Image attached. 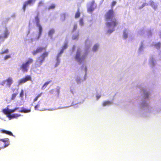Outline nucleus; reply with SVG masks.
Wrapping results in <instances>:
<instances>
[{
	"instance_id": "nucleus-1",
	"label": "nucleus",
	"mask_w": 161,
	"mask_h": 161,
	"mask_svg": "<svg viewBox=\"0 0 161 161\" xmlns=\"http://www.w3.org/2000/svg\"><path fill=\"white\" fill-rule=\"evenodd\" d=\"M114 12L113 9L109 10L105 14L104 18L106 23L105 25L108 28H111L107 31V33L111 34L115 30V28L117 26L119 23L118 20L114 18Z\"/></svg>"
},
{
	"instance_id": "nucleus-2",
	"label": "nucleus",
	"mask_w": 161,
	"mask_h": 161,
	"mask_svg": "<svg viewBox=\"0 0 161 161\" xmlns=\"http://www.w3.org/2000/svg\"><path fill=\"white\" fill-rule=\"evenodd\" d=\"M48 52H45L37 58L35 63V67L36 68L40 67L42 64L45 58L48 56Z\"/></svg>"
},
{
	"instance_id": "nucleus-3",
	"label": "nucleus",
	"mask_w": 161,
	"mask_h": 161,
	"mask_svg": "<svg viewBox=\"0 0 161 161\" xmlns=\"http://www.w3.org/2000/svg\"><path fill=\"white\" fill-rule=\"evenodd\" d=\"M33 59L29 58L25 63H23L20 67V69L24 73L27 72L30 65L33 62Z\"/></svg>"
},
{
	"instance_id": "nucleus-4",
	"label": "nucleus",
	"mask_w": 161,
	"mask_h": 161,
	"mask_svg": "<svg viewBox=\"0 0 161 161\" xmlns=\"http://www.w3.org/2000/svg\"><path fill=\"white\" fill-rule=\"evenodd\" d=\"M35 20L36 26L39 29V32L38 37L37 38V39L38 40L39 39L42 35V28L40 23V20L38 15H37L35 17Z\"/></svg>"
},
{
	"instance_id": "nucleus-5",
	"label": "nucleus",
	"mask_w": 161,
	"mask_h": 161,
	"mask_svg": "<svg viewBox=\"0 0 161 161\" xmlns=\"http://www.w3.org/2000/svg\"><path fill=\"white\" fill-rule=\"evenodd\" d=\"M80 49H78L76 52V54L75 57V59L79 62H81L84 61L87 55L86 54L80 56Z\"/></svg>"
},
{
	"instance_id": "nucleus-6",
	"label": "nucleus",
	"mask_w": 161,
	"mask_h": 161,
	"mask_svg": "<svg viewBox=\"0 0 161 161\" xmlns=\"http://www.w3.org/2000/svg\"><path fill=\"white\" fill-rule=\"evenodd\" d=\"M13 80L12 77H8L6 80H3L1 85L2 86H4L5 82H6V85L7 86L10 87L11 86V85L13 83Z\"/></svg>"
},
{
	"instance_id": "nucleus-7",
	"label": "nucleus",
	"mask_w": 161,
	"mask_h": 161,
	"mask_svg": "<svg viewBox=\"0 0 161 161\" xmlns=\"http://www.w3.org/2000/svg\"><path fill=\"white\" fill-rule=\"evenodd\" d=\"M31 77L30 75H27L24 77L19 80L18 83L20 85L22 83H25L28 81H31Z\"/></svg>"
},
{
	"instance_id": "nucleus-8",
	"label": "nucleus",
	"mask_w": 161,
	"mask_h": 161,
	"mask_svg": "<svg viewBox=\"0 0 161 161\" xmlns=\"http://www.w3.org/2000/svg\"><path fill=\"white\" fill-rule=\"evenodd\" d=\"M46 48L42 47H38L36 50L33 51L32 52V53L33 55H36L38 53L42 52L43 50H45Z\"/></svg>"
},
{
	"instance_id": "nucleus-9",
	"label": "nucleus",
	"mask_w": 161,
	"mask_h": 161,
	"mask_svg": "<svg viewBox=\"0 0 161 161\" xmlns=\"http://www.w3.org/2000/svg\"><path fill=\"white\" fill-rule=\"evenodd\" d=\"M36 0H27L26 2H25L23 4L22 8L24 12L25 10L26 7L28 5H31L34 3Z\"/></svg>"
},
{
	"instance_id": "nucleus-10",
	"label": "nucleus",
	"mask_w": 161,
	"mask_h": 161,
	"mask_svg": "<svg viewBox=\"0 0 161 161\" xmlns=\"http://www.w3.org/2000/svg\"><path fill=\"white\" fill-rule=\"evenodd\" d=\"M0 141L4 143V145L3 147H2L3 148H4L8 147L9 144V139L8 138L0 139Z\"/></svg>"
},
{
	"instance_id": "nucleus-11",
	"label": "nucleus",
	"mask_w": 161,
	"mask_h": 161,
	"mask_svg": "<svg viewBox=\"0 0 161 161\" xmlns=\"http://www.w3.org/2000/svg\"><path fill=\"white\" fill-rule=\"evenodd\" d=\"M95 3V1L93 0L91 3L90 6L88 8L87 11L89 12H92L94 10V8L93 7V6Z\"/></svg>"
},
{
	"instance_id": "nucleus-12",
	"label": "nucleus",
	"mask_w": 161,
	"mask_h": 161,
	"mask_svg": "<svg viewBox=\"0 0 161 161\" xmlns=\"http://www.w3.org/2000/svg\"><path fill=\"white\" fill-rule=\"evenodd\" d=\"M0 132H2L3 133L6 134L7 135H9V136H14V135L10 131L5 130L4 129H2L0 130Z\"/></svg>"
},
{
	"instance_id": "nucleus-13",
	"label": "nucleus",
	"mask_w": 161,
	"mask_h": 161,
	"mask_svg": "<svg viewBox=\"0 0 161 161\" xmlns=\"http://www.w3.org/2000/svg\"><path fill=\"white\" fill-rule=\"evenodd\" d=\"M55 32V31L53 29H52L50 30L48 32V35L49 36L51 37V38H52L53 35Z\"/></svg>"
},
{
	"instance_id": "nucleus-14",
	"label": "nucleus",
	"mask_w": 161,
	"mask_h": 161,
	"mask_svg": "<svg viewBox=\"0 0 161 161\" xmlns=\"http://www.w3.org/2000/svg\"><path fill=\"white\" fill-rule=\"evenodd\" d=\"M111 102L109 101H105L103 103V105L105 106L107 105H109L111 104Z\"/></svg>"
},
{
	"instance_id": "nucleus-15",
	"label": "nucleus",
	"mask_w": 161,
	"mask_h": 161,
	"mask_svg": "<svg viewBox=\"0 0 161 161\" xmlns=\"http://www.w3.org/2000/svg\"><path fill=\"white\" fill-rule=\"evenodd\" d=\"M2 111L3 113L5 114H10V109L8 108L3 109Z\"/></svg>"
},
{
	"instance_id": "nucleus-16",
	"label": "nucleus",
	"mask_w": 161,
	"mask_h": 161,
	"mask_svg": "<svg viewBox=\"0 0 161 161\" xmlns=\"http://www.w3.org/2000/svg\"><path fill=\"white\" fill-rule=\"evenodd\" d=\"M9 32H8V30L7 29H6L5 31L3 33V37L4 38H7L8 37V36L9 35Z\"/></svg>"
},
{
	"instance_id": "nucleus-17",
	"label": "nucleus",
	"mask_w": 161,
	"mask_h": 161,
	"mask_svg": "<svg viewBox=\"0 0 161 161\" xmlns=\"http://www.w3.org/2000/svg\"><path fill=\"white\" fill-rule=\"evenodd\" d=\"M51 82V80L46 82L42 86V89L43 90L45 89L47 87V86Z\"/></svg>"
},
{
	"instance_id": "nucleus-18",
	"label": "nucleus",
	"mask_w": 161,
	"mask_h": 161,
	"mask_svg": "<svg viewBox=\"0 0 161 161\" xmlns=\"http://www.w3.org/2000/svg\"><path fill=\"white\" fill-rule=\"evenodd\" d=\"M20 115H18V114H14L13 115H11L10 114H8V117L10 118H14L17 117L19 116Z\"/></svg>"
},
{
	"instance_id": "nucleus-19",
	"label": "nucleus",
	"mask_w": 161,
	"mask_h": 161,
	"mask_svg": "<svg viewBox=\"0 0 161 161\" xmlns=\"http://www.w3.org/2000/svg\"><path fill=\"white\" fill-rule=\"evenodd\" d=\"M31 111V109H26L25 108H23L21 110H20L19 111V112L21 113H26L28 112H30Z\"/></svg>"
},
{
	"instance_id": "nucleus-20",
	"label": "nucleus",
	"mask_w": 161,
	"mask_h": 161,
	"mask_svg": "<svg viewBox=\"0 0 161 161\" xmlns=\"http://www.w3.org/2000/svg\"><path fill=\"white\" fill-rule=\"evenodd\" d=\"M56 7V5L55 4H52L50 5L47 8V9L48 10H50L51 9H54Z\"/></svg>"
},
{
	"instance_id": "nucleus-21",
	"label": "nucleus",
	"mask_w": 161,
	"mask_h": 161,
	"mask_svg": "<svg viewBox=\"0 0 161 161\" xmlns=\"http://www.w3.org/2000/svg\"><path fill=\"white\" fill-rule=\"evenodd\" d=\"M80 11L79 9H78L77 12L75 14V18H77L80 17Z\"/></svg>"
},
{
	"instance_id": "nucleus-22",
	"label": "nucleus",
	"mask_w": 161,
	"mask_h": 161,
	"mask_svg": "<svg viewBox=\"0 0 161 161\" xmlns=\"http://www.w3.org/2000/svg\"><path fill=\"white\" fill-rule=\"evenodd\" d=\"M66 15L65 14H61L60 16V19L62 21H64L66 19Z\"/></svg>"
},
{
	"instance_id": "nucleus-23",
	"label": "nucleus",
	"mask_w": 161,
	"mask_h": 161,
	"mask_svg": "<svg viewBox=\"0 0 161 161\" xmlns=\"http://www.w3.org/2000/svg\"><path fill=\"white\" fill-rule=\"evenodd\" d=\"M18 92H15L13 93L11 96L10 99L11 100H14L15 99V98L16 97L17 95H18Z\"/></svg>"
},
{
	"instance_id": "nucleus-24",
	"label": "nucleus",
	"mask_w": 161,
	"mask_h": 161,
	"mask_svg": "<svg viewBox=\"0 0 161 161\" xmlns=\"http://www.w3.org/2000/svg\"><path fill=\"white\" fill-rule=\"evenodd\" d=\"M42 94V92L38 94L37 96L34 98L33 100V102H35L38 99V98L40 97Z\"/></svg>"
},
{
	"instance_id": "nucleus-25",
	"label": "nucleus",
	"mask_w": 161,
	"mask_h": 161,
	"mask_svg": "<svg viewBox=\"0 0 161 161\" xmlns=\"http://www.w3.org/2000/svg\"><path fill=\"white\" fill-rule=\"evenodd\" d=\"M64 52V50L63 49H61L60 52L58 53V54L57 55V59H58L59 58V57L60 56L61 54H62Z\"/></svg>"
},
{
	"instance_id": "nucleus-26",
	"label": "nucleus",
	"mask_w": 161,
	"mask_h": 161,
	"mask_svg": "<svg viewBox=\"0 0 161 161\" xmlns=\"http://www.w3.org/2000/svg\"><path fill=\"white\" fill-rule=\"evenodd\" d=\"M98 47V45L97 44H95L92 48V50L94 51H96Z\"/></svg>"
},
{
	"instance_id": "nucleus-27",
	"label": "nucleus",
	"mask_w": 161,
	"mask_h": 161,
	"mask_svg": "<svg viewBox=\"0 0 161 161\" xmlns=\"http://www.w3.org/2000/svg\"><path fill=\"white\" fill-rule=\"evenodd\" d=\"M9 53V50L8 49H7L5 50L4 51H2L0 53L1 54H3L8 53Z\"/></svg>"
},
{
	"instance_id": "nucleus-28",
	"label": "nucleus",
	"mask_w": 161,
	"mask_h": 161,
	"mask_svg": "<svg viewBox=\"0 0 161 161\" xmlns=\"http://www.w3.org/2000/svg\"><path fill=\"white\" fill-rule=\"evenodd\" d=\"M68 47V43H65L62 47V48L64 50L66 49Z\"/></svg>"
},
{
	"instance_id": "nucleus-29",
	"label": "nucleus",
	"mask_w": 161,
	"mask_h": 161,
	"mask_svg": "<svg viewBox=\"0 0 161 161\" xmlns=\"http://www.w3.org/2000/svg\"><path fill=\"white\" fill-rule=\"evenodd\" d=\"M123 37L124 39H126L127 38L128 35L127 34L126 32V31L125 30L124 31L123 33Z\"/></svg>"
},
{
	"instance_id": "nucleus-30",
	"label": "nucleus",
	"mask_w": 161,
	"mask_h": 161,
	"mask_svg": "<svg viewBox=\"0 0 161 161\" xmlns=\"http://www.w3.org/2000/svg\"><path fill=\"white\" fill-rule=\"evenodd\" d=\"M11 56L10 55H5L4 58V59L5 60H6L7 59H8L9 58H11Z\"/></svg>"
},
{
	"instance_id": "nucleus-31",
	"label": "nucleus",
	"mask_w": 161,
	"mask_h": 161,
	"mask_svg": "<svg viewBox=\"0 0 161 161\" xmlns=\"http://www.w3.org/2000/svg\"><path fill=\"white\" fill-rule=\"evenodd\" d=\"M24 90L23 89H22L21 90V92L19 94V97H23L24 96Z\"/></svg>"
},
{
	"instance_id": "nucleus-32",
	"label": "nucleus",
	"mask_w": 161,
	"mask_h": 161,
	"mask_svg": "<svg viewBox=\"0 0 161 161\" xmlns=\"http://www.w3.org/2000/svg\"><path fill=\"white\" fill-rule=\"evenodd\" d=\"M78 34H77L76 35H74L72 36V38L73 40H75L78 37Z\"/></svg>"
},
{
	"instance_id": "nucleus-33",
	"label": "nucleus",
	"mask_w": 161,
	"mask_h": 161,
	"mask_svg": "<svg viewBox=\"0 0 161 161\" xmlns=\"http://www.w3.org/2000/svg\"><path fill=\"white\" fill-rule=\"evenodd\" d=\"M18 108H19L16 107V108H14L13 109H10V113H13V112H14L16 110L18 109Z\"/></svg>"
},
{
	"instance_id": "nucleus-34",
	"label": "nucleus",
	"mask_w": 161,
	"mask_h": 161,
	"mask_svg": "<svg viewBox=\"0 0 161 161\" xmlns=\"http://www.w3.org/2000/svg\"><path fill=\"white\" fill-rule=\"evenodd\" d=\"M39 102H38V104L35 106V110H37L38 108L40 107V104H39Z\"/></svg>"
},
{
	"instance_id": "nucleus-35",
	"label": "nucleus",
	"mask_w": 161,
	"mask_h": 161,
	"mask_svg": "<svg viewBox=\"0 0 161 161\" xmlns=\"http://www.w3.org/2000/svg\"><path fill=\"white\" fill-rule=\"evenodd\" d=\"M116 2L115 1H113L111 3V7H114V5H116Z\"/></svg>"
},
{
	"instance_id": "nucleus-36",
	"label": "nucleus",
	"mask_w": 161,
	"mask_h": 161,
	"mask_svg": "<svg viewBox=\"0 0 161 161\" xmlns=\"http://www.w3.org/2000/svg\"><path fill=\"white\" fill-rule=\"evenodd\" d=\"M77 25L76 24L75 25H74V27H73V31H75L77 29Z\"/></svg>"
},
{
	"instance_id": "nucleus-37",
	"label": "nucleus",
	"mask_w": 161,
	"mask_h": 161,
	"mask_svg": "<svg viewBox=\"0 0 161 161\" xmlns=\"http://www.w3.org/2000/svg\"><path fill=\"white\" fill-rule=\"evenodd\" d=\"M80 25H82L83 24V19H80Z\"/></svg>"
},
{
	"instance_id": "nucleus-38",
	"label": "nucleus",
	"mask_w": 161,
	"mask_h": 161,
	"mask_svg": "<svg viewBox=\"0 0 161 161\" xmlns=\"http://www.w3.org/2000/svg\"><path fill=\"white\" fill-rule=\"evenodd\" d=\"M144 95L146 97L148 98L149 95V94L147 92H146L145 91H144Z\"/></svg>"
},
{
	"instance_id": "nucleus-39",
	"label": "nucleus",
	"mask_w": 161,
	"mask_h": 161,
	"mask_svg": "<svg viewBox=\"0 0 161 161\" xmlns=\"http://www.w3.org/2000/svg\"><path fill=\"white\" fill-rule=\"evenodd\" d=\"M43 4V2L41 1H40L39 3H38V7H40L42 6Z\"/></svg>"
},
{
	"instance_id": "nucleus-40",
	"label": "nucleus",
	"mask_w": 161,
	"mask_h": 161,
	"mask_svg": "<svg viewBox=\"0 0 161 161\" xmlns=\"http://www.w3.org/2000/svg\"><path fill=\"white\" fill-rule=\"evenodd\" d=\"M76 80L77 83H79L80 82V80L79 78L76 79Z\"/></svg>"
},
{
	"instance_id": "nucleus-41",
	"label": "nucleus",
	"mask_w": 161,
	"mask_h": 161,
	"mask_svg": "<svg viewBox=\"0 0 161 161\" xmlns=\"http://www.w3.org/2000/svg\"><path fill=\"white\" fill-rule=\"evenodd\" d=\"M57 63H56V66H58L59 64L60 63V61L59 60V59H57Z\"/></svg>"
},
{
	"instance_id": "nucleus-42",
	"label": "nucleus",
	"mask_w": 161,
	"mask_h": 161,
	"mask_svg": "<svg viewBox=\"0 0 161 161\" xmlns=\"http://www.w3.org/2000/svg\"><path fill=\"white\" fill-rule=\"evenodd\" d=\"M160 42H158L157 43V44H156L155 45L158 46V47L159 48L160 46Z\"/></svg>"
},
{
	"instance_id": "nucleus-43",
	"label": "nucleus",
	"mask_w": 161,
	"mask_h": 161,
	"mask_svg": "<svg viewBox=\"0 0 161 161\" xmlns=\"http://www.w3.org/2000/svg\"><path fill=\"white\" fill-rule=\"evenodd\" d=\"M2 37L1 36H0V39Z\"/></svg>"
},
{
	"instance_id": "nucleus-44",
	"label": "nucleus",
	"mask_w": 161,
	"mask_h": 161,
	"mask_svg": "<svg viewBox=\"0 0 161 161\" xmlns=\"http://www.w3.org/2000/svg\"><path fill=\"white\" fill-rule=\"evenodd\" d=\"M100 97V96H99V97H98V98H99Z\"/></svg>"
}]
</instances>
